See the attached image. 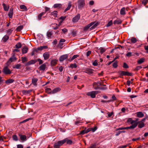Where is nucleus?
Wrapping results in <instances>:
<instances>
[{
	"label": "nucleus",
	"instance_id": "57",
	"mask_svg": "<svg viewBox=\"0 0 148 148\" xmlns=\"http://www.w3.org/2000/svg\"><path fill=\"white\" fill-rule=\"evenodd\" d=\"M37 60L39 62V64H42L43 62V61L41 60L40 59L38 58Z\"/></svg>",
	"mask_w": 148,
	"mask_h": 148
},
{
	"label": "nucleus",
	"instance_id": "42",
	"mask_svg": "<svg viewBox=\"0 0 148 148\" xmlns=\"http://www.w3.org/2000/svg\"><path fill=\"white\" fill-rule=\"evenodd\" d=\"M47 35L48 38H51L52 35V34L51 32H48L47 33Z\"/></svg>",
	"mask_w": 148,
	"mask_h": 148
},
{
	"label": "nucleus",
	"instance_id": "35",
	"mask_svg": "<svg viewBox=\"0 0 148 148\" xmlns=\"http://www.w3.org/2000/svg\"><path fill=\"white\" fill-rule=\"evenodd\" d=\"M21 65L20 64H18L13 66V68H16L17 69H20Z\"/></svg>",
	"mask_w": 148,
	"mask_h": 148
},
{
	"label": "nucleus",
	"instance_id": "36",
	"mask_svg": "<svg viewBox=\"0 0 148 148\" xmlns=\"http://www.w3.org/2000/svg\"><path fill=\"white\" fill-rule=\"evenodd\" d=\"M51 15L55 17L57 16V12L56 11H54L53 12H51Z\"/></svg>",
	"mask_w": 148,
	"mask_h": 148
},
{
	"label": "nucleus",
	"instance_id": "18",
	"mask_svg": "<svg viewBox=\"0 0 148 148\" xmlns=\"http://www.w3.org/2000/svg\"><path fill=\"white\" fill-rule=\"evenodd\" d=\"M71 3L72 2L71 1H69V2L68 7L65 10V12L67 11V10H69L70 9L71 6Z\"/></svg>",
	"mask_w": 148,
	"mask_h": 148
},
{
	"label": "nucleus",
	"instance_id": "6",
	"mask_svg": "<svg viewBox=\"0 0 148 148\" xmlns=\"http://www.w3.org/2000/svg\"><path fill=\"white\" fill-rule=\"evenodd\" d=\"M80 18V14H77L76 16L73 18L72 21L73 22L75 23L78 21Z\"/></svg>",
	"mask_w": 148,
	"mask_h": 148
},
{
	"label": "nucleus",
	"instance_id": "48",
	"mask_svg": "<svg viewBox=\"0 0 148 148\" xmlns=\"http://www.w3.org/2000/svg\"><path fill=\"white\" fill-rule=\"evenodd\" d=\"M21 47V45L20 43H18L16 45V48H20Z\"/></svg>",
	"mask_w": 148,
	"mask_h": 148
},
{
	"label": "nucleus",
	"instance_id": "7",
	"mask_svg": "<svg viewBox=\"0 0 148 148\" xmlns=\"http://www.w3.org/2000/svg\"><path fill=\"white\" fill-rule=\"evenodd\" d=\"M50 54L48 52H46L43 54V56L45 60H47L49 58Z\"/></svg>",
	"mask_w": 148,
	"mask_h": 148
},
{
	"label": "nucleus",
	"instance_id": "27",
	"mask_svg": "<svg viewBox=\"0 0 148 148\" xmlns=\"http://www.w3.org/2000/svg\"><path fill=\"white\" fill-rule=\"evenodd\" d=\"M79 56L78 55H74L71 58L69 59V61L70 62H71L74 59L77 58V57H78Z\"/></svg>",
	"mask_w": 148,
	"mask_h": 148
},
{
	"label": "nucleus",
	"instance_id": "17",
	"mask_svg": "<svg viewBox=\"0 0 148 148\" xmlns=\"http://www.w3.org/2000/svg\"><path fill=\"white\" fill-rule=\"evenodd\" d=\"M58 60L56 59H53L51 61V64L52 66H54L57 64Z\"/></svg>",
	"mask_w": 148,
	"mask_h": 148
},
{
	"label": "nucleus",
	"instance_id": "20",
	"mask_svg": "<svg viewBox=\"0 0 148 148\" xmlns=\"http://www.w3.org/2000/svg\"><path fill=\"white\" fill-rule=\"evenodd\" d=\"M120 13L121 15H125V7H123L121 9Z\"/></svg>",
	"mask_w": 148,
	"mask_h": 148
},
{
	"label": "nucleus",
	"instance_id": "49",
	"mask_svg": "<svg viewBox=\"0 0 148 148\" xmlns=\"http://www.w3.org/2000/svg\"><path fill=\"white\" fill-rule=\"evenodd\" d=\"M86 129H85L84 130L81 131L80 133V134H85L86 133Z\"/></svg>",
	"mask_w": 148,
	"mask_h": 148
},
{
	"label": "nucleus",
	"instance_id": "11",
	"mask_svg": "<svg viewBox=\"0 0 148 148\" xmlns=\"http://www.w3.org/2000/svg\"><path fill=\"white\" fill-rule=\"evenodd\" d=\"M61 90L60 88L58 87L54 88L52 90L51 94H54L60 91Z\"/></svg>",
	"mask_w": 148,
	"mask_h": 148
},
{
	"label": "nucleus",
	"instance_id": "31",
	"mask_svg": "<svg viewBox=\"0 0 148 148\" xmlns=\"http://www.w3.org/2000/svg\"><path fill=\"white\" fill-rule=\"evenodd\" d=\"M47 47L46 46H43L40 47L38 48V50H42L43 49H45L47 48Z\"/></svg>",
	"mask_w": 148,
	"mask_h": 148
},
{
	"label": "nucleus",
	"instance_id": "56",
	"mask_svg": "<svg viewBox=\"0 0 148 148\" xmlns=\"http://www.w3.org/2000/svg\"><path fill=\"white\" fill-rule=\"evenodd\" d=\"M123 67L125 68H128V66L126 63H124L123 64Z\"/></svg>",
	"mask_w": 148,
	"mask_h": 148
},
{
	"label": "nucleus",
	"instance_id": "43",
	"mask_svg": "<svg viewBox=\"0 0 148 148\" xmlns=\"http://www.w3.org/2000/svg\"><path fill=\"white\" fill-rule=\"evenodd\" d=\"M65 40L64 39H61L60 40V43L59 44V45L60 46H62L63 45V43L62 42H65Z\"/></svg>",
	"mask_w": 148,
	"mask_h": 148
},
{
	"label": "nucleus",
	"instance_id": "1",
	"mask_svg": "<svg viewBox=\"0 0 148 148\" xmlns=\"http://www.w3.org/2000/svg\"><path fill=\"white\" fill-rule=\"evenodd\" d=\"M98 23L97 22L96 23L95 21L92 22L87 25L86 26L84 27V30L86 31L87 30L89 27H90L91 26L93 25L92 26L90 27V30H92L93 29L97 27V26L98 25Z\"/></svg>",
	"mask_w": 148,
	"mask_h": 148
},
{
	"label": "nucleus",
	"instance_id": "34",
	"mask_svg": "<svg viewBox=\"0 0 148 148\" xmlns=\"http://www.w3.org/2000/svg\"><path fill=\"white\" fill-rule=\"evenodd\" d=\"M16 57L14 55H13L12 57L10 58L9 59V60L11 62H12L14 60H16Z\"/></svg>",
	"mask_w": 148,
	"mask_h": 148
},
{
	"label": "nucleus",
	"instance_id": "2",
	"mask_svg": "<svg viewBox=\"0 0 148 148\" xmlns=\"http://www.w3.org/2000/svg\"><path fill=\"white\" fill-rule=\"evenodd\" d=\"M77 7L78 9H82L85 5L84 0H79L77 2Z\"/></svg>",
	"mask_w": 148,
	"mask_h": 148
},
{
	"label": "nucleus",
	"instance_id": "51",
	"mask_svg": "<svg viewBox=\"0 0 148 148\" xmlns=\"http://www.w3.org/2000/svg\"><path fill=\"white\" fill-rule=\"evenodd\" d=\"M113 66L114 68H116L117 66V62L116 61L114 62L113 64Z\"/></svg>",
	"mask_w": 148,
	"mask_h": 148
},
{
	"label": "nucleus",
	"instance_id": "24",
	"mask_svg": "<svg viewBox=\"0 0 148 148\" xmlns=\"http://www.w3.org/2000/svg\"><path fill=\"white\" fill-rule=\"evenodd\" d=\"M127 121L128 122L132 124H134V123H136L135 121L133 120L131 118H129L128 119Z\"/></svg>",
	"mask_w": 148,
	"mask_h": 148
},
{
	"label": "nucleus",
	"instance_id": "46",
	"mask_svg": "<svg viewBox=\"0 0 148 148\" xmlns=\"http://www.w3.org/2000/svg\"><path fill=\"white\" fill-rule=\"evenodd\" d=\"M13 30L12 29H9L7 32V33L9 35H10L12 32Z\"/></svg>",
	"mask_w": 148,
	"mask_h": 148
},
{
	"label": "nucleus",
	"instance_id": "25",
	"mask_svg": "<svg viewBox=\"0 0 148 148\" xmlns=\"http://www.w3.org/2000/svg\"><path fill=\"white\" fill-rule=\"evenodd\" d=\"M46 67V64H44L41 65L39 67V68L40 70L43 71L45 69Z\"/></svg>",
	"mask_w": 148,
	"mask_h": 148
},
{
	"label": "nucleus",
	"instance_id": "40",
	"mask_svg": "<svg viewBox=\"0 0 148 148\" xmlns=\"http://www.w3.org/2000/svg\"><path fill=\"white\" fill-rule=\"evenodd\" d=\"M69 67L72 68H76L77 67V65L76 64H71L70 65Z\"/></svg>",
	"mask_w": 148,
	"mask_h": 148
},
{
	"label": "nucleus",
	"instance_id": "55",
	"mask_svg": "<svg viewBox=\"0 0 148 148\" xmlns=\"http://www.w3.org/2000/svg\"><path fill=\"white\" fill-rule=\"evenodd\" d=\"M126 129V127H119L118 128H117L116 130V131H118L120 130H125Z\"/></svg>",
	"mask_w": 148,
	"mask_h": 148
},
{
	"label": "nucleus",
	"instance_id": "14",
	"mask_svg": "<svg viewBox=\"0 0 148 148\" xmlns=\"http://www.w3.org/2000/svg\"><path fill=\"white\" fill-rule=\"evenodd\" d=\"M137 125V123H134V124L128 127H126V129H134L135 128Z\"/></svg>",
	"mask_w": 148,
	"mask_h": 148
},
{
	"label": "nucleus",
	"instance_id": "21",
	"mask_svg": "<svg viewBox=\"0 0 148 148\" xmlns=\"http://www.w3.org/2000/svg\"><path fill=\"white\" fill-rule=\"evenodd\" d=\"M21 9L23 10V11H26L27 10V8L26 6L24 5H21L20 6Z\"/></svg>",
	"mask_w": 148,
	"mask_h": 148
},
{
	"label": "nucleus",
	"instance_id": "32",
	"mask_svg": "<svg viewBox=\"0 0 148 148\" xmlns=\"http://www.w3.org/2000/svg\"><path fill=\"white\" fill-rule=\"evenodd\" d=\"M145 60V59L144 58H141L137 62L138 64H141L144 62Z\"/></svg>",
	"mask_w": 148,
	"mask_h": 148
},
{
	"label": "nucleus",
	"instance_id": "4",
	"mask_svg": "<svg viewBox=\"0 0 148 148\" xmlns=\"http://www.w3.org/2000/svg\"><path fill=\"white\" fill-rule=\"evenodd\" d=\"M97 91H92L87 92L86 95L88 96H90L92 98H94L95 97L96 94L97 93Z\"/></svg>",
	"mask_w": 148,
	"mask_h": 148
},
{
	"label": "nucleus",
	"instance_id": "13",
	"mask_svg": "<svg viewBox=\"0 0 148 148\" xmlns=\"http://www.w3.org/2000/svg\"><path fill=\"white\" fill-rule=\"evenodd\" d=\"M64 142V143L66 142V143L68 144H71L72 143V141L71 140H69L68 138H65L63 140Z\"/></svg>",
	"mask_w": 148,
	"mask_h": 148
},
{
	"label": "nucleus",
	"instance_id": "60",
	"mask_svg": "<svg viewBox=\"0 0 148 148\" xmlns=\"http://www.w3.org/2000/svg\"><path fill=\"white\" fill-rule=\"evenodd\" d=\"M114 114L113 112H112L111 113H108V116L109 117L111 116Z\"/></svg>",
	"mask_w": 148,
	"mask_h": 148
},
{
	"label": "nucleus",
	"instance_id": "12",
	"mask_svg": "<svg viewBox=\"0 0 148 148\" xmlns=\"http://www.w3.org/2000/svg\"><path fill=\"white\" fill-rule=\"evenodd\" d=\"M19 136H20V138L21 140L25 141L26 140L27 137L25 135L19 134Z\"/></svg>",
	"mask_w": 148,
	"mask_h": 148
},
{
	"label": "nucleus",
	"instance_id": "38",
	"mask_svg": "<svg viewBox=\"0 0 148 148\" xmlns=\"http://www.w3.org/2000/svg\"><path fill=\"white\" fill-rule=\"evenodd\" d=\"M144 126V123L143 122H140L138 125V127L140 128H142Z\"/></svg>",
	"mask_w": 148,
	"mask_h": 148
},
{
	"label": "nucleus",
	"instance_id": "10",
	"mask_svg": "<svg viewBox=\"0 0 148 148\" xmlns=\"http://www.w3.org/2000/svg\"><path fill=\"white\" fill-rule=\"evenodd\" d=\"M84 71L85 73L88 74H92L93 73V70L89 68L86 69Z\"/></svg>",
	"mask_w": 148,
	"mask_h": 148
},
{
	"label": "nucleus",
	"instance_id": "26",
	"mask_svg": "<svg viewBox=\"0 0 148 148\" xmlns=\"http://www.w3.org/2000/svg\"><path fill=\"white\" fill-rule=\"evenodd\" d=\"M121 22L122 21L121 20L118 19L115 20L113 22V23L115 25L119 24H121Z\"/></svg>",
	"mask_w": 148,
	"mask_h": 148
},
{
	"label": "nucleus",
	"instance_id": "3",
	"mask_svg": "<svg viewBox=\"0 0 148 148\" xmlns=\"http://www.w3.org/2000/svg\"><path fill=\"white\" fill-rule=\"evenodd\" d=\"M64 141L62 140H60L55 143L54 144V148H59L60 146L64 144Z\"/></svg>",
	"mask_w": 148,
	"mask_h": 148
},
{
	"label": "nucleus",
	"instance_id": "64",
	"mask_svg": "<svg viewBox=\"0 0 148 148\" xmlns=\"http://www.w3.org/2000/svg\"><path fill=\"white\" fill-rule=\"evenodd\" d=\"M17 148H23V146L22 145H17Z\"/></svg>",
	"mask_w": 148,
	"mask_h": 148
},
{
	"label": "nucleus",
	"instance_id": "15",
	"mask_svg": "<svg viewBox=\"0 0 148 148\" xmlns=\"http://www.w3.org/2000/svg\"><path fill=\"white\" fill-rule=\"evenodd\" d=\"M2 6L5 11H8L9 8V6L8 5H6L5 4L3 3L2 4Z\"/></svg>",
	"mask_w": 148,
	"mask_h": 148
},
{
	"label": "nucleus",
	"instance_id": "39",
	"mask_svg": "<svg viewBox=\"0 0 148 148\" xmlns=\"http://www.w3.org/2000/svg\"><path fill=\"white\" fill-rule=\"evenodd\" d=\"M23 28V26H20L18 27L16 29V30L18 32L20 31Z\"/></svg>",
	"mask_w": 148,
	"mask_h": 148
},
{
	"label": "nucleus",
	"instance_id": "5",
	"mask_svg": "<svg viewBox=\"0 0 148 148\" xmlns=\"http://www.w3.org/2000/svg\"><path fill=\"white\" fill-rule=\"evenodd\" d=\"M3 73L6 74H10L11 73V71L8 68L7 66H5L3 69Z\"/></svg>",
	"mask_w": 148,
	"mask_h": 148
},
{
	"label": "nucleus",
	"instance_id": "62",
	"mask_svg": "<svg viewBox=\"0 0 148 148\" xmlns=\"http://www.w3.org/2000/svg\"><path fill=\"white\" fill-rule=\"evenodd\" d=\"M142 68V67L141 66H137L136 67V68H135V69L136 70L138 71V70L140 69H141Z\"/></svg>",
	"mask_w": 148,
	"mask_h": 148
},
{
	"label": "nucleus",
	"instance_id": "9",
	"mask_svg": "<svg viewBox=\"0 0 148 148\" xmlns=\"http://www.w3.org/2000/svg\"><path fill=\"white\" fill-rule=\"evenodd\" d=\"M13 14V9L11 8L10 9L9 12L8 14V16L10 18H12Z\"/></svg>",
	"mask_w": 148,
	"mask_h": 148
},
{
	"label": "nucleus",
	"instance_id": "28",
	"mask_svg": "<svg viewBox=\"0 0 148 148\" xmlns=\"http://www.w3.org/2000/svg\"><path fill=\"white\" fill-rule=\"evenodd\" d=\"M61 6L62 5L61 4L57 3L54 4L53 7L54 8H60Z\"/></svg>",
	"mask_w": 148,
	"mask_h": 148
},
{
	"label": "nucleus",
	"instance_id": "8",
	"mask_svg": "<svg viewBox=\"0 0 148 148\" xmlns=\"http://www.w3.org/2000/svg\"><path fill=\"white\" fill-rule=\"evenodd\" d=\"M68 57V55L67 54L61 56L59 58V60L60 61H63L64 60L66 59Z\"/></svg>",
	"mask_w": 148,
	"mask_h": 148
},
{
	"label": "nucleus",
	"instance_id": "63",
	"mask_svg": "<svg viewBox=\"0 0 148 148\" xmlns=\"http://www.w3.org/2000/svg\"><path fill=\"white\" fill-rule=\"evenodd\" d=\"M144 49L146 51V52L148 53V45L145 46H144Z\"/></svg>",
	"mask_w": 148,
	"mask_h": 148
},
{
	"label": "nucleus",
	"instance_id": "33",
	"mask_svg": "<svg viewBox=\"0 0 148 148\" xmlns=\"http://www.w3.org/2000/svg\"><path fill=\"white\" fill-rule=\"evenodd\" d=\"M14 80L12 79H9L5 81V83L7 84L11 83L13 82Z\"/></svg>",
	"mask_w": 148,
	"mask_h": 148
},
{
	"label": "nucleus",
	"instance_id": "23",
	"mask_svg": "<svg viewBox=\"0 0 148 148\" xmlns=\"http://www.w3.org/2000/svg\"><path fill=\"white\" fill-rule=\"evenodd\" d=\"M45 14V12H42L38 16V19L40 20L41 19L42 16Z\"/></svg>",
	"mask_w": 148,
	"mask_h": 148
},
{
	"label": "nucleus",
	"instance_id": "19",
	"mask_svg": "<svg viewBox=\"0 0 148 148\" xmlns=\"http://www.w3.org/2000/svg\"><path fill=\"white\" fill-rule=\"evenodd\" d=\"M9 38V36L6 35L3 37L2 40L3 42H6Z\"/></svg>",
	"mask_w": 148,
	"mask_h": 148
},
{
	"label": "nucleus",
	"instance_id": "30",
	"mask_svg": "<svg viewBox=\"0 0 148 148\" xmlns=\"http://www.w3.org/2000/svg\"><path fill=\"white\" fill-rule=\"evenodd\" d=\"M45 91L48 94H52L51 92H52V91L51 90V89L49 88H46L45 89Z\"/></svg>",
	"mask_w": 148,
	"mask_h": 148
},
{
	"label": "nucleus",
	"instance_id": "16",
	"mask_svg": "<svg viewBox=\"0 0 148 148\" xmlns=\"http://www.w3.org/2000/svg\"><path fill=\"white\" fill-rule=\"evenodd\" d=\"M38 80V79L37 78H33L32 79V83L34 86H36L37 85V82Z\"/></svg>",
	"mask_w": 148,
	"mask_h": 148
},
{
	"label": "nucleus",
	"instance_id": "61",
	"mask_svg": "<svg viewBox=\"0 0 148 148\" xmlns=\"http://www.w3.org/2000/svg\"><path fill=\"white\" fill-rule=\"evenodd\" d=\"M132 53L131 52H129L126 54V56L128 57H130L132 56Z\"/></svg>",
	"mask_w": 148,
	"mask_h": 148
},
{
	"label": "nucleus",
	"instance_id": "50",
	"mask_svg": "<svg viewBox=\"0 0 148 148\" xmlns=\"http://www.w3.org/2000/svg\"><path fill=\"white\" fill-rule=\"evenodd\" d=\"M91 131L92 132H95L97 129V126H95L94 127L91 128Z\"/></svg>",
	"mask_w": 148,
	"mask_h": 148
},
{
	"label": "nucleus",
	"instance_id": "29",
	"mask_svg": "<svg viewBox=\"0 0 148 148\" xmlns=\"http://www.w3.org/2000/svg\"><path fill=\"white\" fill-rule=\"evenodd\" d=\"M28 51V48L27 47H24L22 49V51L23 53H26Z\"/></svg>",
	"mask_w": 148,
	"mask_h": 148
},
{
	"label": "nucleus",
	"instance_id": "52",
	"mask_svg": "<svg viewBox=\"0 0 148 148\" xmlns=\"http://www.w3.org/2000/svg\"><path fill=\"white\" fill-rule=\"evenodd\" d=\"M129 144H127L124 145H121L118 147L117 148H123L126 147L129 145Z\"/></svg>",
	"mask_w": 148,
	"mask_h": 148
},
{
	"label": "nucleus",
	"instance_id": "45",
	"mask_svg": "<svg viewBox=\"0 0 148 148\" xmlns=\"http://www.w3.org/2000/svg\"><path fill=\"white\" fill-rule=\"evenodd\" d=\"M12 138L13 140L15 141H17L18 140V138L17 136L16 135H13L12 136Z\"/></svg>",
	"mask_w": 148,
	"mask_h": 148
},
{
	"label": "nucleus",
	"instance_id": "58",
	"mask_svg": "<svg viewBox=\"0 0 148 148\" xmlns=\"http://www.w3.org/2000/svg\"><path fill=\"white\" fill-rule=\"evenodd\" d=\"M92 64L94 66H97L98 65V63L96 60H95L93 63Z\"/></svg>",
	"mask_w": 148,
	"mask_h": 148
},
{
	"label": "nucleus",
	"instance_id": "54",
	"mask_svg": "<svg viewBox=\"0 0 148 148\" xmlns=\"http://www.w3.org/2000/svg\"><path fill=\"white\" fill-rule=\"evenodd\" d=\"M124 75L131 76V73L127 72L124 71Z\"/></svg>",
	"mask_w": 148,
	"mask_h": 148
},
{
	"label": "nucleus",
	"instance_id": "47",
	"mask_svg": "<svg viewBox=\"0 0 148 148\" xmlns=\"http://www.w3.org/2000/svg\"><path fill=\"white\" fill-rule=\"evenodd\" d=\"M21 59H22V61L23 63H24L26 62L27 61V59L25 57H22L21 58Z\"/></svg>",
	"mask_w": 148,
	"mask_h": 148
},
{
	"label": "nucleus",
	"instance_id": "44",
	"mask_svg": "<svg viewBox=\"0 0 148 148\" xmlns=\"http://www.w3.org/2000/svg\"><path fill=\"white\" fill-rule=\"evenodd\" d=\"M112 23V20H111L110 21H109L106 25V27H109L110 26Z\"/></svg>",
	"mask_w": 148,
	"mask_h": 148
},
{
	"label": "nucleus",
	"instance_id": "59",
	"mask_svg": "<svg viewBox=\"0 0 148 148\" xmlns=\"http://www.w3.org/2000/svg\"><path fill=\"white\" fill-rule=\"evenodd\" d=\"M147 3V0H143L142 1V3L145 5Z\"/></svg>",
	"mask_w": 148,
	"mask_h": 148
},
{
	"label": "nucleus",
	"instance_id": "53",
	"mask_svg": "<svg viewBox=\"0 0 148 148\" xmlns=\"http://www.w3.org/2000/svg\"><path fill=\"white\" fill-rule=\"evenodd\" d=\"M118 73L121 76L124 75V71H119Z\"/></svg>",
	"mask_w": 148,
	"mask_h": 148
},
{
	"label": "nucleus",
	"instance_id": "22",
	"mask_svg": "<svg viewBox=\"0 0 148 148\" xmlns=\"http://www.w3.org/2000/svg\"><path fill=\"white\" fill-rule=\"evenodd\" d=\"M137 117L139 118H141L144 116V114L141 112H138L137 113Z\"/></svg>",
	"mask_w": 148,
	"mask_h": 148
},
{
	"label": "nucleus",
	"instance_id": "37",
	"mask_svg": "<svg viewBox=\"0 0 148 148\" xmlns=\"http://www.w3.org/2000/svg\"><path fill=\"white\" fill-rule=\"evenodd\" d=\"M131 41L132 43H134L137 41V40L135 38L132 37L131 39Z\"/></svg>",
	"mask_w": 148,
	"mask_h": 148
},
{
	"label": "nucleus",
	"instance_id": "41",
	"mask_svg": "<svg viewBox=\"0 0 148 148\" xmlns=\"http://www.w3.org/2000/svg\"><path fill=\"white\" fill-rule=\"evenodd\" d=\"M99 50L100 51V52L101 54L103 53L106 50V49L103 47H101L99 48Z\"/></svg>",
	"mask_w": 148,
	"mask_h": 148
}]
</instances>
